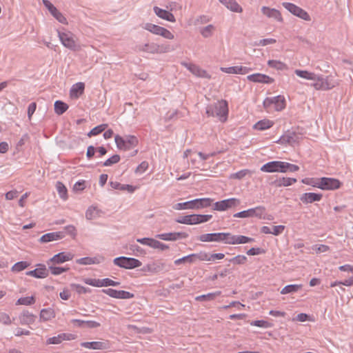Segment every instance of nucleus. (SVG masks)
Returning a JSON list of instances; mask_svg holds the SVG:
<instances>
[{
  "mask_svg": "<svg viewBox=\"0 0 353 353\" xmlns=\"http://www.w3.org/2000/svg\"><path fill=\"white\" fill-rule=\"evenodd\" d=\"M321 198V194L309 192L303 194L300 197V200L304 203H311L314 201H319Z\"/></svg>",
  "mask_w": 353,
  "mask_h": 353,
  "instance_id": "24",
  "label": "nucleus"
},
{
  "mask_svg": "<svg viewBox=\"0 0 353 353\" xmlns=\"http://www.w3.org/2000/svg\"><path fill=\"white\" fill-rule=\"evenodd\" d=\"M47 263H48L49 270H50L51 273L53 275H59L65 272H67L69 270V268L54 266L55 264H53L50 262H47Z\"/></svg>",
  "mask_w": 353,
  "mask_h": 353,
  "instance_id": "36",
  "label": "nucleus"
},
{
  "mask_svg": "<svg viewBox=\"0 0 353 353\" xmlns=\"http://www.w3.org/2000/svg\"><path fill=\"white\" fill-rule=\"evenodd\" d=\"M236 235L229 232H223L222 242L225 244H236Z\"/></svg>",
  "mask_w": 353,
  "mask_h": 353,
  "instance_id": "40",
  "label": "nucleus"
},
{
  "mask_svg": "<svg viewBox=\"0 0 353 353\" xmlns=\"http://www.w3.org/2000/svg\"><path fill=\"white\" fill-rule=\"evenodd\" d=\"M196 261L194 254L178 259V265L181 263H193Z\"/></svg>",
  "mask_w": 353,
  "mask_h": 353,
  "instance_id": "51",
  "label": "nucleus"
},
{
  "mask_svg": "<svg viewBox=\"0 0 353 353\" xmlns=\"http://www.w3.org/2000/svg\"><path fill=\"white\" fill-rule=\"evenodd\" d=\"M156 238H158L163 241H175L176 240V233L170 232L159 234L156 235Z\"/></svg>",
  "mask_w": 353,
  "mask_h": 353,
  "instance_id": "43",
  "label": "nucleus"
},
{
  "mask_svg": "<svg viewBox=\"0 0 353 353\" xmlns=\"http://www.w3.org/2000/svg\"><path fill=\"white\" fill-rule=\"evenodd\" d=\"M206 114L208 117H216L219 121L224 123L228 119V105L225 100L217 101L214 105H208L206 108Z\"/></svg>",
  "mask_w": 353,
  "mask_h": 353,
  "instance_id": "1",
  "label": "nucleus"
},
{
  "mask_svg": "<svg viewBox=\"0 0 353 353\" xmlns=\"http://www.w3.org/2000/svg\"><path fill=\"white\" fill-rule=\"evenodd\" d=\"M274 122L268 119H263L256 123L253 128L257 130H265L271 128Z\"/></svg>",
  "mask_w": 353,
  "mask_h": 353,
  "instance_id": "31",
  "label": "nucleus"
},
{
  "mask_svg": "<svg viewBox=\"0 0 353 353\" xmlns=\"http://www.w3.org/2000/svg\"><path fill=\"white\" fill-rule=\"evenodd\" d=\"M81 345L85 348L92 350H103L108 347L105 343L101 341L83 342Z\"/></svg>",
  "mask_w": 353,
  "mask_h": 353,
  "instance_id": "25",
  "label": "nucleus"
},
{
  "mask_svg": "<svg viewBox=\"0 0 353 353\" xmlns=\"http://www.w3.org/2000/svg\"><path fill=\"white\" fill-rule=\"evenodd\" d=\"M114 141L117 147L120 150H128L134 148L138 143L137 137L132 135H128L122 137L119 135L114 137Z\"/></svg>",
  "mask_w": 353,
  "mask_h": 353,
  "instance_id": "3",
  "label": "nucleus"
},
{
  "mask_svg": "<svg viewBox=\"0 0 353 353\" xmlns=\"http://www.w3.org/2000/svg\"><path fill=\"white\" fill-rule=\"evenodd\" d=\"M98 216V210L94 207H90L85 212V218L88 220H92L97 217Z\"/></svg>",
  "mask_w": 353,
  "mask_h": 353,
  "instance_id": "48",
  "label": "nucleus"
},
{
  "mask_svg": "<svg viewBox=\"0 0 353 353\" xmlns=\"http://www.w3.org/2000/svg\"><path fill=\"white\" fill-rule=\"evenodd\" d=\"M56 188L59 196L62 199L66 200L68 199V190L64 184L61 181H57L56 183Z\"/></svg>",
  "mask_w": 353,
  "mask_h": 353,
  "instance_id": "35",
  "label": "nucleus"
},
{
  "mask_svg": "<svg viewBox=\"0 0 353 353\" xmlns=\"http://www.w3.org/2000/svg\"><path fill=\"white\" fill-rule=\"evenodd\" d=\"M222 4L225 5L227 8L232 12H241L242 8L238 4L235 0H219Z\"/></svg>",
  "mask_w": 353,
  "mask_h": 353,
  "instance_id": "26",
  "label": "nucleus"
},
{
  "mask_svg": "<svg viewBox=\"0 0 353 353\" xmlns=\"http://www.w3.org/2000/svg\"><path fill=\"white\" fill-rule=\"evenodd\" d=\"M251 173V171L249 170H242L236 173L232 174L230 178L241 179L245 177L248 174Z\"/></svg>",
  "mask_w": 353,
  "mask_h": 353,
  "instance_id": "57",
  "label": "nucleus"
},
{
  "mask_svg": "<svg viewBox=\"0 0 353 353\" xmlns=\"http://www.w3.org/2000/svg\"><path fill=\"white\" fill-rule=\"evenodd\" d=\"M59 38L65 48L72 50H77L79 47L76 37L71 32H59Z\"/></svg>",
  "mask_w": 353,
  "mask_h": 353,
  "instance_id": "5",
  "label": "nucleus"
},
{
  "mask_svg": "<svg viewBox=\"0 0 353 353\" xmlns=\"http://www.w3.org/2000/svg\"><path fill=\"white\" fill-rule=\"evenodd\" d=\"M302 288L301 285L292 284L285 286L281 291V294H286L299 291Z\"/></svg>",
  "mask_w": 353,
  "mask_h": 353,
  "instance_id": "37",
  "label": "nucleus"
},
{
  "mask_svg": "<svg viewBox=\"0 0 353 353\" xmlns=\"http://www.w3.org/2000/svg\"><path fill=\"white\" fill-rule=\"evenodd\" d=\"M71 287L79 294H85L89 290L79 284H72Z\"/></svg>",
  "mask_w": 353,
  "mask_h": 353,
  "instance_id": "62",
  "label": "nucleus"
},
{
  "mask_svg": "<svg viewBox=\"0 0 353 353\" xmlns=\"http://www.w3.org/2000/svg\"><path fill=\"white\" fill-rule=\"evenodd\" d=\"M241 201L236 198H230L223 201H217L214 205V210L218 211H225L228 209L239 205Z\"/></svg>",
  "mask_w": 353,
  "mask_h": 353,
  "instance_id": "10",
  "label": "nucleus"
},
{
  "mask_svg": "<svg viewBox=\"0 0 353 353\" xmlns=\"http://www.w3.org/2000/svg\"><path fill=\"white\" fill-rule=\"evenodd\" d=\"M102 292L109 296L118 299H130L134 297V294L124 290H117L112 288L103 289Z\"/></svg>",
  "mask_w": 353,
  "mask_h": 353,
  "instance_id": "13",
  "label": "nucleus"
},
{
  "mask_svg": "<svg viewBox=\"0 0 353 353\" xmlns=\"http://www.w3.org/2000/svg\"><path fill=\"white\" fill-rule=\"evenodd\" d=\"M73 254L69 252H59L52 256L48 262L53 264H60L72 260Z\"/></svg>",
  "mask_w": 353,
  "mask_h": 353,
  "instance_id": "21",
  "label": "nucleus"
},
{
  "mask_svg": "<svg viewBox=\"0 0 353 353\" xmlns=\"http://www.w3.org/2000/svg\"><path fill=\"white\" fill-rule=\"evenodd\" d=\"M150 247L160 250H165L168 248V246L167 245L152 238L151 239Z\"/></svg>",
  "mask_w": 353,
  "mask_h": 353,
  "instance_id": "45",
  "label": "nucleus"
},
{
  "mask_svg": "<svg viewBox=\"0 0 353 353\" xmlns=\"http://www.w3.org/2000/svg\"><path fill=\"white\" fill-rule=\"evenodd\" d=\"M120 161V156L118 154H114L110 158L108 159L103 163V166H111L113 164L118 163Z\"/></svg>",
  "mask_w": 353,
  "mask_h": 353,
  "instance_id": "56",
  "label": "nucleus"
},
{
  "mask_svg": "<svg viewBox=\"0 0 353 353\" xmlns=\"http://www.w3.org/2000/svg\"><path fill=\"white\" fill-rule=\"evenodd\" d=\"M319 181L320 178H305L302 180V183L312 185L313 187H316L319 188Z\"/></svg>",
  "mask_w": 353,
  "mask_h": 353,
  "instance_id": "54",
  "label": "nucleus"
},
{
  "mask_svg": "<svg viewBox=\"0 0 353 353\" xmlns=\"http://www.w3.org/2000/svg\"><path fill=\"white\" fill-rule=\"evenodd\" d=\"M178 223L187 224V225L196 224L195 214L182 216L178 218Z\"/></svg>",
  "mask_w": 353,
  "mask_h": 353,
  "instance_id": "34",
  "label": "nucleus"
},
{
  "mask_svg": "<svg viewBox=\"0 0 353 353\" xmlns=\"http://www.w3.org/2000/svg\"><path fill=\"white\" fill-rule=\"evenodd\" d=\"M54 112L58 115L63 114L68 108V105L65 103L59 100L54 102Z\"/></svg>",
  "mask_w": 353,
  "mask_h": 353,
  "instance_id": "33",
  "label": "nucleus"
},
{
  "mask_svg": "<svg viewBox=\"0 0 353 353\" xmlns=\"http://www.w3.org/2000/svg\"><path fill=\"white\" fill-rule=\"evenodd\" d=\"M19 323L22 325H30L36 320V316L28 310H23L19 316Z\"/></svg>",
  "mask_w": 353,
  "mask_h": 353,
  "instance_id": "19",
  "label": "nucleus"
},
{
  "mask_svg": "<svg viewBox=\"0 0 353 353\" xmlns=\"http://www.w3.org/2000/svg\"><path fill=\"white\" fill-rule=\"evenodd\" d=\"M228 261L235 265H243L246 263L247 257L244 255H237L230 259H228Z\"/></svg>",
  "mask_w": 353,
  "mask_h": 353,
  "instance_id": "47",
  "label": "nucleus"
},
{
  "mask_svg": "<svg viewBox=\"0 0 353 353\" xmlns=\"http://www.w3.org/2000/svg\"><path fill=\"white\" fill-rule=\"evenodd\" d=\"M0 322L4 325H10L12 323L9 315L5 312L0 313Z\"/></svg>",
  "mask_w": 353,
  "mask_h": 353,
  "instance_id": "63",
  "label": "nucleus"
},
{
  "mask_svg": "<svg viewBox=\"0 0 353 353\" xmlns=\"http://www.w3.org/2000/svg\"><path fill=\"white\" fill-rule=\"evenodd\" d=\"M105 260V258L101 255H97L94 257H83L81 259H79L76 261L77 263L80 265H92V264H99L102 262H103Z\"/></svg>",
  "mask_w": 353,
  "mask_h": 353,
  "instance_id": "22",
  "label": "nucleus"
},
{
  "mask_svg": "<svg viewBox=\"0 0 353 353\" xmlns=\"http://www.w3.org/2000/svg\"><path fill=\"white\" fill-rule=\"evenodd\" d=\"M247 78L249 81L256 83L270 84L274 82V79L266 74L261 73H256L249 75L247 77Z\"/></svg>",
  "mask_w": 353,
  "mask_h": 353,
  "instance_id": "20",
  "label": "nucleus"
},
{
  "mask_svg": "<svg viewBox=\"0 0 353 353\" xmlns=\"http://www.w3.org/2000/svg\"><path fill=\"white\" fill-rule=\"evenodd\" d=\"M181 64L185 65L190 72L196 77L205 79L210 78V75L205 70H202L196 65L192 63H187L185 62H181Z\"/></svg>",
  "mask_w": 353,
  "mask_h": 353,
  "instance_id": "15",
  "label": "nucleus"
},
{
  "mask_svg": "<svg viewBox=\"0 0 353 353\" xmlns=\"http://www.w3.org/2000/svg\"><path fill=\"white\" fill-rule=\"evenodd\" d=\"M113 263L115 265L125 269L139 268L142 265L139 260L126 256L117 257L113 260Z\"/></svg>",
  "mask_w": 353,
  "mask_h": 353,
  "instance_id": "4",
  "label": "nucleus"
},
{
  "mask_svg": "<svg viewBox=\"0 0 353 353\" xmlns=\"http://www.w3.org/2000/svg\"><path fill=\"white\" fill-rule=\"evenodd\" d=\"M35 302L34 297L33 296H26L19 298L16 304L17 305H31L34 304Z\"/></svg>",
  "mask_w": 353,
  "mask_h": 353,
  "instance_id": "41",
  "label": "nucleus"
},
{
  "mask_svg": "<svg viewBox=\"0 0 353 353\" xmlns=\"http://www.w3.org/2000/svg\"><path fill=\"white\" fill-rule=\"evenodd\" d=\"M219 293H209L207 294H203L195 297V300L197 301H208L215 299Z\"/></svg>",
  "mask_w": 353,
  "mask_h": 353,
  "instance_id": "49",
  "label": "nucleus"
},
{
  "mask_svg": "<svg viewBox=\"0 0 353 353\" xmlns=\"http://www.w3.org/2000/svg\"><path fill=\"white\" fill-rule=\"evenodd\" d=\"M294 73L299 77L312 81L311 85L314 86L315 88H330L328 85L326 87L324 85V79L322 77L317 76L314 73L301 70H296Z\"/></svg>",
  "mask_w": 353,
  "mask_h": 353,
  "instance_id": "2",
  "label": "nucleus"
},
{
  "mask_svg": "<svg viewBox=\"0 0 353 353\" xmlns=\"http://www.w3.org/2000/svg\"><path fill=\"white\" fill-rule=\"evenodd\" d=\"M37 266V268L26 272V274L38 279L46 278L48 276V271L46 269V265L38 264Z\"/></svg>",
  "mask_w": 353,
  "mask_h": 353,
  "instance_id": "16",
  "label": "nucleus"
},
{
  "mask_svg": "<svg viewBox=\"0 0 353 353\" xmlns=\"http://www.w3.org/2000/svg\"><path fill=\"white\" fill-rule=\"evenodd\" d=\"M263 105L265 108L274 105L276 110H281L285 106V98L281 95L266 98L263 101Z\"/></svg>",
  "mask_w": 353,
  "mask_h": 353,
  "instance_id": "9",
  "label": "nucleus"
},
{
  "mask_svg": "<svg viewBox=\"0 0 353 353\" xmlns=\"http://www.w3.org/2000/svg\"><path fill=\"white\" fill-rule=\"evenodd\" d=\"M110 185L112 187V188L115 190H120L122 191H128L130 193L134 192L136 188L128 184H121L120 183L117 181H110Z\"/></svg>",
  "mask_w": 353,
  "mask_h": 353,
  "instance_id": "28",
  "label": "nucleus"
},
{
  "mask_svg": "<svg viewBox=\"0 0 353 353\" xmlns=\"http://www.w3.org/2000/svg\"><path fill=\"white\" fill-rule=\"evenodd\" d=\"M54 317V312L51 308L42 309L40 312V320L48 321Z\"/></svg>",
  "mask_w": 353,
  "mask_h": 353,
  "instance_id": "32",
  "label": "nucleus"
},
{
  "mask_svg": "<svg viewBox=\"0 0 353 353\" xmlns=\"http://www.w3.org/2000/svg\"><path fill=\"white\" fill-rule=\"evenodd\" d=\"M85 283L89 285L94 287H103V279H86Z\"/></svg>",
  "mask_w": 353,
  "mask_h": 353,
  "instance_id": "52",
  "label": "nucleus"
},
{
  "mask_svg": "<svg viewBox=\"0 0 353 353\" xmlns=\"http://www.w3.org/2000/svg\"><path fill=\"white\" fill-rule=\"evenodd\" d=\"M296 182V179L294 178H281L276 181V185L281 186H289Z\"/></svg>",
  "mask_w": 353,
  "mask_h": 353,
  "instance_id": "38",
  "label": "nucleus"
},
{
  "mask_svg": "<svg viewBox=\"0 0 353 353\" xmlns=\"http://www.w3.org/2000/svg\"><path fill=\"white\" fill-rule=\"evenodd\" d=\"M268 65L270 68H275L278 70H283L287 68V66L284 63L277 60H269L268 61Z\"/></svg>",
  "mask_w": 353,
  "mask_h": 353,
  "instance_id": "39",
  "label": "nucleus"
},
{
  "mask_svg": "<svg viewBox=\"0 0 353 353\" xmlns=\"http://www.w3.org/2000/svg\"><path fill=\"white\" fill-rule=\"evenodd\" d=\"M74 339V335L72 334L61 333L56 336L50 337L46 341V344L58 345L63 341H70Z\"/></svg>",
  "mask_w": 353,
  "mask_h": 353,
  "instance_id": "17",
  "label": "nucleus"
},
{
  "mask_svg": "<svg viewBox=\"0 0 353 353\" xmlns=\"http://www.w3.org/2000/svg\"><path fill=\"white\" fill-rule=\"evenodd\" d=\"M282 6L292 14L305 21H310V17L306 11L292 3L283 2Z\"/></svg>",
  "mask_w": 353,
  "mask_h": 353,
  "instance_id": "7",
  "label": "nucleus"
},
{
  "mask_svg": "<svg viewBox=\"0 0 353 353\" xmlns=\"http://www.w3.org/2000/svg\"><path fill=\"white\" fill-rule=\"evenodd\" d=\"M283 173L288 172H295L299 170V167L298 165L291 164L290 163L284 162V161H283Z\"/></svg>",
  "mask_w": 353,
  "mask_h": 353,
  "instance_id": "46",
  "label": "nucleus"
},
{
  "mask_svg": "<svg viewBox=\"0 0 353 353\" xmlns=\"http://www.w3.org/2000/svg\"><path fill=\"white\" fill-rule=\"evenodd\" d=\"M283 161H274L264 164L261 170L265 172H283Z\"/></svg>",
  "mask_w": 353,
  "mask_h": 353,
  "instance_id": "14",
  "label": "nucleus"
},
{
  "mask_svg": "<svg viewBox=\"0 0 353 353\" xmlns=\"http://www.w3.org/2000/svg\"><path fill=\"white\" fill-rule=\"evenodd\" d=\"M254 241V239L243 235H236V244L248 243Z\"/></svg>",
  "mask_w": 353,
  "mask_h": 353,
  "instance_id": "58",
  "label": "nucleus"
},
{
  "mask_svg": "<svg viewBox=\"0 0 353 353\" xmlns=\"http://www.w3.org/2000/svg\"><path fill=\"white\" fill-rule=\"evenodd\" d=\"M63 235L61 232H50L43 234L40 238V241L42 243H48L52 241H55L59 239H61Z\"/></svg>",
  "mask_w": 353,
  "mask_h": 353,
  "instance_id": "30",
  "label": "nucleus"
},
{
  "mask_svg": "<svg viewBox=\"0 0 353 353\" xmlns=\"http://www.w3.org/2000/svg\"><path fill=\"white\" fill-rule=\"evenodd\" d=\"M301 139V134L295 132L287 131L281 137L277 143L293 145L295 143H298Z\"/></svg>",
  "mask_w": 353,
  "mask_h": 353,
  "instance_id": "12",
  "label": "nucleus"
},
{
  "mask_svg": "<svg viewBox=\"0 0 353 353\" xmlns=\"http://www.w3.org/2000/svg\"><path fill=\"white\" fill-rule=\"evenodd\" d=\"M29 265H30L29 263H28L27 261H19V262L16 263L12 266V270L13 272H18L23 270L24 269L28 268L29 266Z\"/></svg>",
  "mask_w": 353,
  "mask_h": 353,
  "instance_id": "50",
  "label": "nucleus"
},
{
  "mask_svg": "<svg viewBox=\"0 0 353 353\" xmlns=\"http://www.w3.org/2000/svg\"><path fill=\"white\" fill-rule=\"evenodd\" d=\"M220 70L228 74H245L247 71V68L243 66L221 67Z\"/></svg>",
  "mask_w": 353,
  "mask_h": 353,
  "instance_id": "29",
  "label": "nucleus"
},
{
  "mask_svg": "<svg viewBox=\"0 0 353 353\" xmlns=\"http://www.w3.org/2000/svg\"><path fill=\"white\" fill-rule=\"evenodd\" d=\"M261 12L269 18H273L278 21H282L283 20L280 12L274 8L263 6L261 8Z\"/></svg>",
  "mask_w": 353,
  "mask_h": 353,
  "instance_id": "23",
  "label": "nucleus"
},
{
  "mask_svg": "<svg viewBox=\"0 0 353 353\" xmlns=\"http://www.w3.org/2000/svg\"><path fill=\"white\" fill-rule=\"evenodd\" d=\"M196 224L205 223L210 221L212 216L211 214H195Z\"/></svg>",
  "mask_w": 353,
  "mask_h": 353,
  "instance_id": "55",
  "label": "nucleus"
},
{
  "mask_svg": "<svg viewBox=\"0 0 353 353\" xmlns=\"http://www.w3.org/2000/svg\"><path fill=\"white\" fill-rule=\"evenodd\" d=\"M144 29L157 35H161L165 39H172L174 35L167 29L150 23H145Z\"/></svg>",
  "mask_w": 353,
  "mask_h": 353,
  "instance_id": "8",
  "label": "nucleus"
},
{
  "mask_svg": "<svg viewBox=\"0 0 353 353\" xmlns=\"http://www.w3.org/2000/svg\"><path fill=\"white\" fill-rule=\"evenodd\" d=\"M319 188L325 190H333L339 189L341 183L336 179L322 177L320 178Z\"/></svg>",
  "mask_w": 353,
  "mask_h": 353,
  "instance_id": "11",
  "label": "nucleus"
},
{
  "mask_svg": "<svg viewBox=\"0 0 353 353\" xmlns=\"http://www.w3.org/2000/svg\"><path fill=\"white\" fill-rule=\"evenodd\" d=\"M212 199L210 198L199 199L200 207L201 208H207L211 205Z\"/></svg>",
  "mask_w": 353,
  "mask_h": 353,
  "instance_id": "64",
  "label": "nucleus"
},
{
  "mask_svg": "<svg viewBox=\"0 0 353 353\" xmlns=\"http://www.w3.org/2000/svg\"><path fill=\"white\" fill-rule=\"evenodd\" d=\"M52 15L60 23L63 24L67 23V19L57 9L55 10L54 13L52 14Z\"/></svg>",
  "mask_w": 353,
  "mask_h": 353,
  "instance_id": "61",
  "label": "nucleus"
},
{
  "mask_svg": "<svg viewBox=\"0 0 353 353\" xmlns=\"http://www.w3.org/2000/svg\"><path fill=\"white\" fill-rule=\"evenodd\" d=\"M194 200L188 201L186 202L178 203V210L195 209V205H194Z\"/></svg>",
  "mask_w": 353,
  "mask_h": 353,
  "instance_id": "53",
  "label": "nucleus"
},
{
  "mask_svg": "<svg viewBox=\"0 0 353 353\" xmlns=\"http://www.w3.org/2000/svg\"><path fill=\"white\" fill-rule=\"evenodd\" d=\"M223 232L203 234L198 236L201 242H222Z\"/></svg>",
  "mask_w": 353,
  "mask_h": 353,
  "instance_id": "18",
  "label": "nucleus"
},
{
  "mask_svg": "<svg viewBox=\"0 0 353 353\" xmlns=\"http://www.w3.org/2000/svg\"><path fill=\"white\" fill-rule=\"evenodd\" d=\"M276 42V41L274 39H270H270H263L259 40V41H256L254 45L255 46H265L267 45L275 43Z\"/></svg>",
  "mask_w": 353,
  "mask_h": 353,
  "instance_id": "60",
  "label": "nucleus"
},
{
  "mask_svg": "<svg viewBox=\"0 0 353 353\" xmlns=\"http://www.w3.org/2000/svg\"><path fill=\"white\" fill-rule=\"evenodd\" d=\"M214 29V26L210 24L202 28L200 30V33L203 37L208 38L212 35Z\"/></svg>",
  "mask_w": 353,
  "mask_h": 353,
  "instance_id": "42",
  "label": "nucleus"
},
{
  "mask_svg": "<svg viewBox=\"0 0 353 353\" xmlns=\"http://www.w3.org/2000/svg\"><path fill=\"white\" fill-rule=\"evenodd\" d=\"M108 127V124H101L92 128L88 134V137L96 136L103 132Z\"/></svg>",
  "mask_w": 353,
  "mask_h": 353,
  "instance_id": "44",
  "label": "nucleus"
},
{
  "mask_svg": "<svg viewBox=\"0 0 353 353\" xmlns=\"http://www.w3.org/2000/svg\"><path fill=\"white\" fill-rule=\"evenodd\" d=\"M195 259L199 261H211V254H209L204 252H201L198 254H194Z\"/></svg>",
  "mask_w": 353,
  "mask_h": 353,
  "instance_id": "59",
  "label": "nucleus"
},
{
  "mask_svg": "<svg viewBox=\"0 0 353 353\" xmlns=\"http://www.w3.org/2000/svg\"><path fill=\"white\" fill-rule=\"evenodd\" d=\"M265 212V208L263 206H257L254 208H250L247 210H243L237 212L233 215L235 218H249V217H258L261 218Z\"/></svg>",
  "mask_w": 353,
  "mask_h": 353,
  "instance_id": "6",
  "label": "nucleus"
},
{
  "mask_svg": "<svg viewBox=\"0 0 353 353\" xmlns=\"http://www.w3.org/2000/svg\"><path fill=\"white\" fill-rule=\"evenodd\" d=\"M154 11L155 14L163 19H166L169 21H174V16L170 12L159 8V7H154Z\"/></svg>",
  "mask_w": 353,
  "mask_h": 353,
  "instance_id": "27",
  "label": "nucleus"
}]
</instances>
